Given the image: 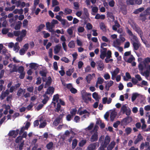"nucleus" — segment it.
<instances>
[{"label":"nucleus","instance_id":"30","mask_svg":"<svg viewBox=\"0 0 150 150\" xmlns=\"http://www.w3.org/2000/svg\"><path fill=\"white\" fill-rule=\"evenodd\" d=\"M77 140L76 139L73 140L71 146L72 149H74L75 148L77 145Z\"/></svg>","mask_w":150,"mask_h":150},{"label":"nucleus","instance_id":"50","mask_svg":"<svg viewBox=\"0 0 150 150\" xmlns=\"http://www.w3.org/2000/svg\"><path fill=\"white\" fill-rule=\"evenodd\" d=\"M23 92V89L21 88H20L18 91L17 95L18 96H21Z\"/></svg>","mask_w":150,"mask_h":150},{"label":"nucleus","instance_id":"58","mask_svg":"<svg viewBox=\"0 0 150 150\" xmlns=\"http://www.w3.org/2000/svg\"><path fill=\"white\" fill-rule=\"evenodd\" d=\"M26 33V30H23L21 32V36L23 38L25 36Z\"/></svg>","mask_w":150,"mask_h":150},{"label":"nucleus","instance_id":"5","mask_svg":"<svg viewBox=\"0 0 150 150\" xmlns=\"http://www.w3.org/2000/svg\"><path fill=\"white\" fill-rule=\"evenodd\" d=\"M19 132V129H17L16 130H11L8 133V136L9 137H12L14 138H15L18 135Z\"/></svg>","mask_w":150,"mask_h":150},{"label":"nucleus","instance_id":"52","mask_svg":"<svg viewBox=\"0 0 150 150\" xmlns=\"http://www.w3.org/2000/svg\"><path fill=\"white\" fill-rule=\"evenodd\" d=\"M59 98V95L58 94L54 95L53 96V101H56L57 102L58 101Z\"/></svg>","mask_w":150,"mask_h":150},{"label":"nucleus","instance_id":"3","mask_svg":"<svg viewBox=\"0 0 150 150\" xmlns=\"http://www.w3.org/2000/svg\"><path fill=\"white\" fill-rule=\"evenodd\" d=\"M99 146V143L97 142L92 143L89 145L87 147V149L88 150H95Z\"/></svg>","mask_w":150,"mask_h":150},{"label":"nucleus","instance_id":"23","mask_svg":"<svg viewBox=\"0 0 150 150\" xmlns=\"http://www.w3.org/2000/svg\"><path fill=\"white\" fill-rule=\"evenodd\" d=\"M146 15L144 12L140 14L139 17L141 18L140 19L143 22L145 21L146 20Z\"/></svg>","mask_w":150,"mask_h":150},{"label":"nucleus","instance_id":"1","mask_svg":"<svg viewBox=\"0 0 150 150\" xmlns=\"http://www.w3.org/2000/svg\"><path fill=\"white\" fill-rule=\"evenodd\" d=\"M64 115V114L59 115V116L56 118L54 121L53 123V125L55 126H57L59 123H62V118Z\"/></svg>","mask_w":150,"mask_h":150},{"label":"nucleus","instance_id":"33","mask_svg":"<svg viewBox=\"0 0 150 150\" xmlns=\"http://www.w3.org/2000/svg\"><path fill=\"white\" fill-rule=\"evenodd\" d=\"M65 15H67L70 14L72 12L71 9L68 8H65L64 11Z\"/></svg>","mask_w":150,"mask_h":150},{"label":"nucleus","instance_id":"25","mask_svg":"<svg viewBox=\"0 0 150 150\" xmlns=\"http://www.w3.org/2000/svg\"><path fill=\"white\" fill-rule=\"evenodd\" d=\"M45 25L44 24H40L37 27L36 29V32L37 33L40 32L42 29L45 27Z\"/></svg>","mask_w":150,"mask_h":150},{"label":"nucleus","instance_id":"26","mask_svg":"<svg viewBox=\"0 0 150 150\" xmlns=\"http://www.w3.org/2000/svg\"><path fill=\"white\" fill-rule=\"evenodd\" d=\"M135 31H136L139 35L141 38L143 37L142 36H143V33L139 27L138 29H137V30Z\"/></svg>","mask_w":150,"mask_h":150},{"label":"nucleus","instance_id":"19","mask_svg":"<svg viewBox=\"0 0 150 150\" xmlns=\"http://www.w3.org/2000/svg\"><path fill=\"white\" fill-rule=\"evenodd\" d=\"M84 14L85 16H84V17L83 19H86L88 18L89 16V14L88 12V10L87 8H84L83 9Z\"/></svg>","mask_w":150,"mask_h":150},{"label":"nucleus","instance_id":"46","mask_svg":"<svg viewBox=\"0 0 150 150\" xmlns=\"http://www.w3.org/2000/svg\"><path fill=\"white\" fill-rule=\"evenodd\" d=\"M104 81V79L101 77H98V80L97 81V83L99 84H102Z\"/></svg>","mask_w":150,"mask_h":150},{"label":"nucleus","instance_id":"31","mask_svg":"<svg viewBox=\"0 0 150 150\" xmlns=\"http://www.w3.org/2000/svg\"><path fill=\"white\" fill-rule=\"evenodd\" d=\"M116 115V113L115 112H112L110 115V120L112 121H113Z\"/></svg>","mask_w":150,"mask_h":150},{"label":"nucleus","instance_id":"43","mask_svg":"<svg viewBox=\"0 0 150 150\" xmlns=\"http://www.w3.org/2000/svg\"><path fill=\"white\" fill-rule=\"evenodd\" d=\"M126 3L128 5H133L135 4V0H127Z\"/></svg>","mask_w":150,"mask_h":150},{"label":"nucleus","instance_id":"37","mask_svg":"<svg viewBox=\"0 0 150 150\" xmlns=\"http://www.w3.org/2000/svg\"><path fill=\"white\" fill-rule=\"evenodd\" d=\"M37 64L35 63H31L30 64V67L32 69H37L38 66H37Z\"/></svg>","mask_w":150,"mask_h":150},{"label":"nucleus","instance_id":"29","mask_svg":"<svg viewBox=\"0 0 150 150\" xmlns=\"http://www.w3.org/2000/svg\"><path fill=\"white\" fill-rule=\"evenodd\" d=\"M22 23L21 21H18V23L16 24L14 27V29L16 30H18L20 29L22 25Z\"/></svg>","mask_w":150,"mask_h":150},{"label":"nucleus","instance_id":"39","mask_svg":"<svg viewBox=\"0 0 150 150\" xmlns=\"http://www.w3.org/2000/svg\"><path fill=\"white\" fill-rule=\"evenodd\" d=\"M120 70L117 67L113 71V72H111V74H112L115 76H116L120 72Z\"/></svg>","mask_w":150,"mask_h":150},{"label":"nucleus","instance_id":"45","mask_svg":"<svg viewBox=\"0 0 150 150\" xmlns=\"http://www.w3.org/2000/svg\"><path fill=\"white\" fill-rule=\"evenodd\" d=\"M18 42H16L14 45V50H16L17 52L19 50L20 47L18 45Z\"/></svg>","mask_w":150,"mask_h":150},{"label":"nucleus","instance_id":"60","mask_svg":"<svg viewBox=\"0 0 150 150\" xmlns=\"http://www.w3.org/2000/svg\"><path fill=\"white\" fill-rule=\"evenodd\" d=\"M120 122L119 121H117L115 122L114 123L113 126L115 128L117 127L120 124Z\"/></svg>","mask_w":150,"mask_h":150},{"label":"nucleus","instance_id":"11","mask_svg":"<svg viewBox=\"0 0 150 150\" xmlns=\"http://www.w3.org/2000/svg\"><path fill=\"white\" fill-rule=\"evenodd\" d=\"M54 89L53 87L50 86L47 89L45 94H52L54 92Z\"/></svg>","mask_w":150,"mask_h":150},{"label":"nucleus","instance_id":"49","mask_svg":"<svg viewBox=\"0 0 150 150\" xmlns=\"http://www.w3.org/2000/svg\"><path fill=\"white\" fill-rule=\"evenodd\" d=\"M100 28L103 30H105L106 29V27L105 24L103 22H101L100 23Z\"/></svg>","mask_w":150,"mask_h":150},{"label":"nucleus","instance_id":"56","mask_svg":"<svg viewBox=\"0 0 150 150\" xmlns=\"http://www.w3.org/2000/svg\"><path fill=\"white\" fill-rule=\"evenodd\" d=\"M24 68L23 66H21L19 67L18 69V72L19 73H21L24 72Z\"/></svg>","mask_w":150,"mask_h":150},{"label":"nucleus","instance_id":"51","mask_svg":"<svg viewBox=\"0 0 150 150\" xmlns=\"http://www.w3.org/2000/svg\"><path fill=\"white\" fill-rule=\"evenodd\" d=\"M135 58L132 55H131V57H129L126 61L127 62L131 63L134 60Z\"/></svg>","mask_w":150,"mask_h":150},{"label":"nucleus","instance_id":"7","mask_svg":"<svg viewBox=\"0 0 150 150\" xmlns=\"http://www.w3.org/2000/svg\"><path fill=\"white\" fill-rule=\"evenodd\" d=\"M132 121V117L127 116L124 118L122 121V122L124 124L127 125L131 122Z\"/></svg>","mask_w":150,"mask_h":150},{"label":"nucleus","instance_id":"17","mask_svg":"<svg viewBox=\"0 0 150 150\" xmlns=\"http://www.w3.org/2000/svg\"><path fill=\"white\" fill-rule=\"evenodd\" d=\"M130 36L132 37H130L131 42V43H132L133 42H137L139 41L137 37L134 34L133 35H131V36Z\"/></svg>","mask_w":150,"mask_h":150},{"label":"nucleus","instance_id":"42","mask_svg":"<svg viewBox=\"0 0 150 150\" xmlns=\"http://www.w3.org/2000/svg\"><path fill=\"white\" fill-rule=\"evenodd\" d=\"M132 131V129L130 127H127L125 129V132L127 135L131 133Z\"/></svg>","mask_w":150,"mask_h":150},{"label":"nucleus","instance_id":"55","mask_svg":"<svg viewBox=\"0 0 150 150\" xmlns=\"http://www.w3.org/2000/svg\"><path fill=\"white\" fill-rule=\"evenodd\" d=\"M85 29L83 27L79 26L77 30L78 32L79 33H82L84 32Z\"/></svg>","mask_w":150,"mask_h":150},{"label":"nucleus","instance_id":"10","mask_svg":"<svg viewBox=\"0 0 150 150\" xmlns=\"http://www.w3.org/2000/svg\"><path fill=\"white\" fill-rule=\"evenodd\" d=\"M150 73V65H149L147 67V69L142 74L145 76L146 77L149 76Z\"/></svg>","mask_w":150,"mask_h":150},{"label":"nucleus","instance_id":"47","mask_svg":"<svg viewBox=\"0 0 150 150\" xmlns=\"http://www.w3.org/2000/svg\"><path fill=\"white\" fill-rule=\"evenodd\" d=\"M42 33L44 35L43 37L44 38H47L50 36V34L49 33H46V32L45 31H43L42 32Z\"/></svg>","mask_w":150,"mask_h":150},{"label":"nucleus","instance_id":"14","mask_svg":"<svg viewBox=\"0 0 150 150\" xmlns=\"http://www.w3.org/2000/svg\"><path fill=\"white\" fill-rule=\"evenodd\" d=\"M112 57V52L110 50L107 51V55L105 59V61L106 63L109 62V59Z\"/></svg>","mask_w":150,"mask_h":150},{"label":"nucleus","instance_id":"22","mask_svg":"<svg viewBox=\"0 0 150 150\" xmlns=\"http://www.w3.org/2000/svg\"><path fill=\"white\" fill-rule=\"evenodd\" d=\"M121 42L120 39H117L113 42V44L114 45L113 46L115 47H116L117 45H121Z\"/></svg>","mask_w":150,"mask_h":150},{"label":"nucleus","instance_id":"6","mask_svg":"<svg viewBox=\"0 0 150 150\" xmlns=\"http://www.w3.org/2000/svg\"><path fill=\"white\" fill-rule=\"evenodd\" d=\"M96 64L97 69L100 71H103L104 68V65L103 61L98 60L96 62Z\"/></svg>","mask_w":150,"mask_h":150},{"label":"nucleus","instance_id":"64","mask_svg":"<svg viewBox=\"0 0 150 150\" xmlns=\"http://www.w3.org/2000/svg\"><path fill=\"white\" fill-rule=\"evenodd\" d=\"M144 12V13L145 12L146 13L145 14H146V15H149L150 14V7H149L147 8Z\"/></svg>","mask_w":150,"mask_h":150},{"label":"nucleus","instance_id":"62","mask_svg":"<svg viewBox=\"0 0 150 150\" xmlns=\"http://www.w3.org/2000/svg\"><path fill=\"white\" fill-rule=\"evenodd\" d=\"M126 32L128 34V35L130 36H131V35H133V34L132 32L128 28V27H126Z\"/></svg>","mask_w":150,"mask_h":150},{"label":"nucleus","instance_id":"41","mask_svg":"<svg viewBox=\"0 0 150 150\" xmlns=\"http://www.w3.org/2000/svg\"><path fill=\"white\" fill-rule=\"evenodd\" d=\"M53 143L52 142H50L46 145V147L48 150L51 149L53 147Z\"/></svg>","mask_w":150,"mask_h":150},{"label":"nucleus","instance_id":"48","mask_svg":"<svg viewBox=\"0 0 150 150\" xmlns=\"http://www.w3.org/2000/svg\"><path fill=\"white\" fill-rule=\"evenodd\" d=\"M61 106L59 103H58L57 105L56 108H55V111L57 112H59V111Z\"/></svg>","mask_w":150,"mask_h":150},{"label":"nucleus","instance_id":"18","mask_svg":"<svg viewBox=\"0 0 150 150\" xmlns=\"http://www.w3.org/2000/svg\"><path fill=\"white\" fill-rule=\"evenodd\" d=\"M52 81V79L51 77L50 76H49L48 78V79L46 81L45 84V85L44 88H46L49 86Z\"/></svg>","mask_w":150,"mask_h":150},{"label":"nucleus","instance_id":"2","mask_svg":"<svg viewBox=\"0 0 150 150\" xmlns=\"http://www.w3.org/2000/svg\"><path fill=\"white\" fill-rule=\"evenodd\" d=\"M91 94L90 93H88L85 92L83 94L82 96L83 100H84L85 103H88V101H91Z\"/></svg>","mask_w":150,"mask_h":150},{"label":"nucleus","instance_id":"13","mask_svg":"<svg viewBox=\"0 0 150 150\" xmlns=\"http://www.w3.org/2000/svg\"><path fill=\"white\" fill-rule=\"evenodd\" d=\"M110 141V138L108 136L105 137L104 143L102 144L104 146V147H106L109 144Z\"/></svg>","mask_w":150,"mask_h":150},{"label":"nucleus","instance_id":"38","mask_svg":"<svg viewBox=\"0 0 150 150\" xmlns=\"http://www.w3.org/2000/svg\"><path fill=\"white\" fill-rule=\"evenodd\" d=\"M68 46L71 48H74L75 47V43L74 41L72 40L69 43Z\"/></svg>","mask_w":150,"mask_h":150},{"label":"nucleus","instance_id":"40","mask_svg":"<svg viewBox=\"0 0 150 150\" xmlns=\"http://www.w3.org/2000/svg\"><path fill=\"white\" fill-rule=\"evenodd\" d=\"M92 97L96 101H99L98 96L97 93L95 92L93 93Z\"/></svg>","mask_w":150,"mask_h":150},{"label":"nucleus","instance_id":"59","mask_svg":"<svg viewBox=\"0 0 150 150\" xmlns=\"http://www.w3.org/2000/svg\"><path fill=\"white\" fill-rule=\"evenodd\" d=\"M59 3L57 0H53L52 1V6L54 7L56 5H58Z\"/></svg>","mask_w":150,"mask_h":150},{"label":"nucleus","instance_id":"63","mask_svg":"<svg viewBox=\"0 0 150 150\" xmlns=\"http://www.w3.org/2000/svg\"><path fill=\"white\" fill-rule=\"evenodd\" d=\"M61 60L63 62H64L66 63H68L69 62V60L66 57H63L62 59Z\"/></svg>","mask_w":150,"mask_h":150},{"label":"nucleus","instance_id":"53","mask_svg":"<svg viewBox=\"0 0 150 150\" xmlns=\"http://www.w3.org/2000/svg\"><path fill=\"white\" fill-rule=\"evenodd\" d=\"M77 110L76 108L73 109L70 112L71 115L73 116L76 115V113Z\"/></svg>","mask_w":150,"mask_h":150},{"label":"nucleus","instance_id":"21","mask_svg":"<svg viewBox=\"0 0 150 150\" xmlns=\"http://www.w3.org/2000/svg\"><path fill=\"white\" fill-rule=\"evenodd\" d=\"M43 97L44 98V99L42 101V103L44 104H46L49 99V98L48 96H47L46 94H44L43 95Z\"/></svg>","mask_w":150,"mask_h":150},{"label":"nucleus","instance_id":"57","mask_svg":"<svg viewBox=\"0 0 150 150\" xmlns=\"http://www.w3.org/2000/svg\"><path fill=\"white\" fill-rule=\"evenodd\" d=\"M115 145V143L114 142H113V145H112L111 144H110L107 147V150H112L113 147H114Z\"/></svg>","mask_w":150,"mask_h":150},{"label":"nucleus","instance_id":"27","mask_svg":"<svg viewBox=\"0 0 150 150\" xmlns=\"http://www.w3.org/2000/svg\"><path fill=\"white\" fill-rule=\"evenodd\" d=\"M24 141H23L20 143H18L17 148H18L19 150H22L24 145Z\"/></svg>","mask_w":150,"mask_h":150},{"label":"nucleus","instance_id":"8","mask_svg":"<svg viewBox=\"0 0 150 150\" xmlns=\"http://www.w3.org/2000/svg\"><path fill=\"white\" fill-rule=\"evenodd\" d=\"M98 139V133L97 132H95L91 136L90 139L91 142H93L97 141Z\"/></svg>","mask_w":150,"mask_h":150},{"label":"nucleus","instance_id":"35","mask_svg":"<svg viewBox=\"0 0 150 150\" xmlns=\"http://www.w3.org/2000/svg\"><path fill=\"white\" fill-rule=\"evenodd\" d=\"M74 71V69H69L66 71V75L68 76H70Z\"/></svg>","mask_w":150,"mask_h":150},{"label":"nucleus","instance_id":"28","mask_svg":"<svg viewBox=\"0 0 150 150\" xmlns=\"http://www.w3.org/2000/svg\"><path fill=\"white\" fill-rule=\"evenodd\" d=\"M130 24L132 28L135 31L139 28L138 25L134 22H133Z\"/></svg>","mask_w":150,"mask_h":150},{"label":"nucleus","instance_id":"9","mask_svg":"<svg viewBox=\"0 0 150 150\" xmlns=\"http://www.w3.org/2000/svg\"><path fill=\"white\" fill-rule=\"evenodd\" d=\"M132 45L134 49L135 50H137L141 46V44L139 41L138 42H133L132 43Z\"/></svg>","mask_w":150,"mask_h":150},{"label":"nucleus","instance_id":"16","mask_svg":"<svg viewBox=\"0 0 150 150\" xmlns=\"http://www.w3.org/2000/svg\"><path fill=\"white\" fill-rule=\"evenodd\" d=\"M107 16L108 18L110 21H113L115 20L114 16L113 15V14L110 12H108L107 13Z\"/></svg>","mask_w":150,"mask_h":150},{"label":"nucleus","instance_id":"61","mask_svg":"<svg viewBox=\"0 0 150 150\" xmlns=\"http://www.w3.org/2000/svg\"><path fill=\"white\" fill-rule=\"evenodd\" d=\"M7 96L6 94H5L4 92H2L1 94L0 97V98L1 100H2L4 99L5 97Z\"/></svg>","mask_w":150,"mask_h":150},{"label":"nucleus","instance_id":"15","mask_svg":"<svg viewBox=\"0 0 150 150\" xmlns=\"http://www.w3.org/2000/svg\"><path fill=\"white\" fill-rule=\"evenodd\" d=\"M61 46L60 44L56 45L54 48V52L55 54L58 53L60 51Z\"/></svg>","mask_w":150,"mask_h":150},{"label":"nucleus","instance_id":"54","mask_svg":"<svg viewBox=\"0 0 150 150\" xmlns=\"http://www.w3.org/2000/svg\"><path fill=\"white\" fill-rule=\"evenodd\" d=\"M69 101H70L71 103L73 104H74V103L75 102V100L73 96H69Z\"/></svg>","mask_w":150,"mask_h":150},{"label":"nucleus","instance_id":"24","mask_svg":"<svg viewBox=\"0 0 150 150\" xmlns=\"http://www.w3.org/2000/svg\"><path fill=\"white\" fill-rule=\"evenodd\" d=\"M23 141H24L23 140V138L20 135L17 137L15 140V142L17 144L20 143Z\"/></svg>","mask_w":150,"mask_h":150},{"label":"nucleus","instance_id":"44","mask_svg":"<svg viewBox=\"0 0 150 150\" xmlns=\"http://www.w3.org/2000/svg\"><path fill=\"white\" fill-rule=\"evenodd\" d=\"M127 108H128L125 105H122L121 108V110L122 111L123 114H124L125 113Z\"/></svg>","mask_w":150,"mask_h":150},{"label":"nucleus","instance_id":"12","mask_svg":"<svg viewBox=\"0 0 150 150\" xmlns=\"http://www.w3.org/2000/svg\"><path fill=\"white\" fill-rule=\"evenodd\" d=\"M143 137L142 136L140 133L138 134L137 136V139L134 142V143L135 144H136L139 142L141 141L143 139Z\"/></svg>","mask_w":150,"mask_h":150},{"label":"nucleus","instance_id":"36","mask_svg":"<svg viewBox=\"0 0 150 150\" xmlns=\"http://www.w3.org/2000/svg\"><path fill=\"white\" fill-rule=\"evenodd\" d=\"M139 95V94L137 93H134L132 94V102L134 101L137 96Z\"/></svg>","mask_w":150,"mask_h":150},{"label":"nucleus","instance_id":"34","mask_svg":"<svg viewBox=\"0 0 150 150\" xmlns=\"http://www.w3.org/2000/svg\"><path fill=\"white\" fill-rule=\"evenodd\" d=\"M86 143V139H83L79 143V145L80 147H83Z\"/></svg>","mask_w":150,"mask_h":150},{"label":"nucleus","instance_id":"32","mask_svg":"<svg viewBox=\"0 0 150 150\" xmlns=\"http://www.w3.org/2000/svg\"><path fill=\"white\" fill-rule=\"evenodd\" d=\"M92 79V76L90 74H88L86 77V80L87 82L88 83H90Z\"/></svg>","mask_w":150,"mask_h":150},{"label":"nucleus","instance_id":"4","mask_svg":"<svg viewBox=\"0 0 150 150\" xmlns=\"http://www.w3.org/2000/svg\"><path fill=\"white\" fill-rule=\"evenodd\" d=\"M100 58L102 59H104L107 55V48H103V50L100 49Z\"/></svg>","mask_w":150,"mask_h":150},{"label":"nucleus","instance_id":"20","mask_svg":"<svg viewBox=\"0 0 150 150\" xmlns=\"http://www.w3.org/2000/svg\"><path fill=\"white\" fill-rule=\"evenodd\" d=\"M144 10V8L143 7L139 8L135 10L133 13L135 14H137L143 11Z\"/></svg>","mask_w":150,"mask_h":150}]
</instances>
